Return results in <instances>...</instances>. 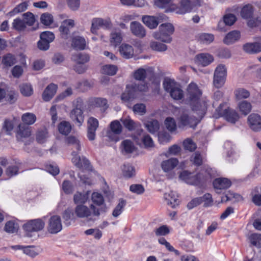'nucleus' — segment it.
<instances>
[{
  "label": "nucleus",
  "instance_id": "obj_21",
  "mask_svg": "<svg viewBox=\"0 0 261 261\" xmlns=\"http://www.w3.org/2000/svg\"><path fill=\"white\" fill-rule=\"evenodd\" d=\"M98 126V121L94 117H90L88 120V138L93 140L95 137V132Z\"/></svg>",
  "mask_w": 261,
  "mask_h": 261
},
{
  "label": "nucleus",
  "instance_id": "obj_59",
  "mask_svg": "<svg viewBox=\"0 0 261 261\" xmlns=\"http://www.w3.org/2000/svg\"><path fill=\"white\" fill-rule=\"evenodd\" d=\"M91 199L93 203L97 206L101 205L104 202V199L102 195L98 192H93L92 193Z\"/></svg>",
  "mask_w": 261,
  "mask_h": 261
},
{
  "label": "nucleus",
  "instance_id": "obj_26",
  "mask_svg": "<svg viewBox=\"0 0 261 261\" xmlns=\"http://www.w3.org/2000/svg\"><path fill=\"white\" fill-rule=\"evenodd\" d=\"M70 117L76 124L80 126L84 122L83 112L80 108L76 107L71 112Z\"/></svg>",
  "mask_w": 261,
  "mask_h": 261
},
{
  "label": "nucleus",
  "instance_id": "obj_51",
  "mask_svg": "<svg viewBox=\"0 0 261 261\" xmlns=\"http://www.w3.org/2000/svg\"><path fill=\"white\" fill-rule=\"evenodd\" d=\"M48 137V133L46 129L39 130L36 133V141L39 143H43L46 141Z\"/></svg>",
  "mask_w": 261,
  "mask_h": 261
},
{
  "label": "nucleus",
  "instance_id": "obj_37",
  "mask_svg": "<svg viewBox=\"0 0 261 261\" xmlns=\"http://www.w3.org/2000/svg\"><path fill=\"white\" fill-rule=\"evenodd\" d=\"M142 20L143 22L151 29L155 28L159 24L157 18L153 16H144Z\"/></svg>",
  "mask_w": 261,
  "mask_h": 261
},
{
  "label": "nucleus",
  "instance_id": "obj_64",
  "mask_svg": "<svg viewBox=\"0 0 261 261\" xmlns=\"http://www.w3.org/2000/svg\"><path fill=\"white\" fill-rule=\"evenodd\" d=\"M54 34L50 31H44L40 34V38L50 43L55 39Z\"/></svg>",
  "mask_w": 261,
  "mask_h": 261
},
{
  "label": "nucleus",
  "instance_id": "obj_29",
  "mask_svg": "<svg viewBox=\"0 0 261 261\" xmlns=\"http://www.w3.org/2000/svg\"><path fill=\"white\" fill-rule=\"evenodd\" d=\"M120 121L124 127L129 131L135 130L141 126L139 122L134 121L129 117L122 118Z\"/></svg>",
  "mask_w": 261,
  "mask_h": 261
},
{
  "label": "nucleus",
  "instance_id": "obj_17",
  "mask_svg": "<svg viewBox=\"0 0 261 261\" xmlns=\"http://www.w3.org/2000/svg\"><path fill=\"white\" fill-rule=\"evenodd\" d=\"M31 127L20 124L18 126V129L17 132L16 137L17 139L22 142H25L28 140L29 142L32 141L31 136Z\"/></svg>",
  "mask_w": 261,
  "mask_h": 261
},
{
  "label": "nucleus",
  "instance_id": "obj_11",
  "mask_svg": "<svg viewBox=\"0 0 261 261\" xmlns=\"http://www.w3.org/2000/svg\"><path fill=\"white\" fill-rule=\"evenodd\" d=\"M48 231L52 234L57 233L62 229L61 219L59 216H51L48 220L47 226Z\"/></svg>",
  "mask_w": 261,
  "mask_h": 261
},
{
  "label": "nucleus",
  "instance_id": "obj_45",
  "mask_svg": "<svg viewBox=\"0 0 261 261\" xmlns=\"http://www.w3.org/2000/svg\"><path fill=\"white\" fill-rule=\"evenodd\" d=\"M135 93L137 91H146L148 89L147 84L144 81H139L129 85Z\"/></svg>",
  "mask_w": 261,
  "mask_h": 261
},
{
  "label": "nucleus",
  "instance_id": "obj_3",
  "mask_svg": "<svg viewBox=\"0 0 261 261\" xmlns=\"http://www.w3.org/2000/svg\"><path fill=\"white\" fill-rule=\"evenodd\" d=\"M214 117L216 118L222 117L227 121L232 123H235L240 118L238 113L234 110L230 108L226 102L220 105L216 110Z\"/></svg>",
  "mask_w": 261,
  "mask_h": 261
},
{
  "label": "nucleus",
  "instance_id": "obj_9",
  "mask_svg": "<svg viewBox=\"0 0 261 261\" xmlns=\"http://www.w3.org/2000/svg\"><path fill=\"white\" fill-rule=\"evenodd\" d=\"M178 164L179 161L177 159L171 158L163 160L160 163V167L168 178H171L174 175L173 171Z\"/></svg>",
  "mask_w": 261,
  "mask_h": 261
},
{
  "label": "nucleus",
  "instance_id": "obj_6",
  "mask_svg": "<svg viewBox=\"0 0 261 261\" xmlns=\"http://www.w3.org/2000/svg\"><path fill=\"white\" fill-rule=\"evenodd\" d=\"M174 28L173 25L170 23L162 24L159 27V31L153 33V37L158 40L165 43H170L171 41L170 35L173 33Z\"/></svg>",
  "mask_w": 261,
  "mask_h": 261
},
{
  "label": "nucleus",
  "instance_id": "obj_36",
  "mask_svg": "<svg viewBox=\"0 0 261 261\" xmlns=\"http://www.w3.org/2000/svg\"><path fill=\"white\" fill-rule=\"evenodd\" d=\"M120 148L122 152L125 153H132L136 149L134 143L128 139L125 140L121 142Z\"/></svg>",
  "mask_w": 261,
  "mask_h": 261
},
{
  "label": "nucleus",
  "instance_id": "obj_15",
  "mask_svg": "<svg viewBox=\"0 0 261 261\" xmlns=\"http://www.w3.org/2000/svg\"><path fill=\"white\" fill-rule=\"evenodd\" d=\"M44 222L41 219L29 221L24 224V229L28 232L38 231L42 230L44 227Z\"/></svg>",
  "mask_w": 261,
  "mask_h": 261
},
{
  "label": "nucleus",
  "instance_id": "obj_12",
  "mask_svg": "<svg viewBox=\"0 0 261 261\" xmlns=\"http://www.w3.org/2000/svg\"><path fill=\"white\" fill-rule=\"evenodd\" d=\"M247 124L253 132L261 131V115L257 113H251L247 117Z\"/></svg>",
  "mask_w": 261,
  "mask_h": 261
},
{
  "label": "nucleus",
  "instance_id": "obj_38",
  "mask_svg": "<svg viewBox=\"0 0 261 261\" xmlns=\"http://www.w3.org/2000/svg\"><path fill=\"white\" fill-rule=\"evenodd\" d=\"M240 38V33L238 31H233L228 33L224 38L223 42L226 44H230Z\"/></svg>",
  "mask_w": 261,
  "mask_h": 261
},
{
  "label": "nucleus",
  "instance_id": "obj_16",
  "mask_svg": "<svg viewBox=\"0 0 261 261\" xmlns=\"http://www.w3.org/2000/svg\"><path fill=\"white\" fill-rule=\"evenodd\" d=\"M111 132L108 133L109 138L112 141L117 142L119 138L117 135L120 134L122 131V126L118 120L112 121L110 124Z\"/></svg>",
  "mask_w": 261,
  "mask_h": 261
},
{
  "label": "nucleus",
  "instance_id": "obj_25",
  "mask_svg": "<svg viewBox=\"0 0 261 261\" xmlns=\"http://www.w3.org/2000/svg\"><path fill=\"white\" fill-rule=\"evenodd\" d=\"M57 88V86L54 84L47 86L42 94L43 99L45 101H49L56 94Z\"/></svg>",
  "mask_w": 261,
  "mask_h": 261
},
{
  "label": "nucleus",
  "instance_id": "obj_54",
  "mask_svg": "<svg viewBox=\"0 0 261 261\" xmlns=\"http://www.w3.org/2000/svg\"><path fill=\"white\" fill-rule=\"evenodd\" d=\"M165 125L166 128L170 132H175L176 130V123L175 120L172 117H167L165 120Z\"/></svg>",
  "mask_w": 261,
  "mask_h": 261
},
{
  "label": "nucleus",
  "instance_id": "obj_1",
  "mask_svg": "<svg viewBox=\"0 0 261 261\" xmlns=\"http://www.w3.org/2000/svg\"><path fill=\"white\" fill-rule=\"evenodd\" d=\"M202 92L197 85L191 83L187 88L186 94V103L188 105L192 111H199L200 115L206 113L207 108V102L201 98Z\"/></svg>",
  "mask_w": 261,
  "mask_h": 261
},
{
  "label": "nucleus",
  "instance_id": "obj_32",
  "mask_svg": "<svg viewBox=\"0 0 261 261\" xmlns=\"http://www.w3.org/2000/svg\"><path fill=\"white\" fill-rule=\"evenodd\" d=\"M86 42L85 38L80 36L72 38L71 46L76 49L83 50L85 48Z\"/></svg>",
  "mask_w": 261,
  "mask_h": 261
},
{
  "label": "nucleus",
  "instance_id": "obj_63",
  "mask_svg": "<svg viewBox=\"0 0 261 261\" xmlns=\"http://www.w3.org/2000/svg\"><path fill=\"white\" fill-rule=\"evenodd\" d=\"M146 76V71L143 68H139L134 73V77L138 81H144Z\"/></svg>",
  "mask_w": 261,
  "mask_h": 261
},
{
  "label": "nucleus",
  "instance_id": "obj_20",
  "mask_svg": "<svg viewBox=\"0 0 261 261\" xmlns=\"http://www.w3.org/2000/svg\"><path fill=\"white\" fill-rule=\"evenodd\" d=\"M122 39V34L119 29H115L111 31L109 36V41L111 46L116 47L121 43Z\"/></svg>",
  "mask_w": 261,
  "mask_h": 261
},
{
  "label": "nucleus",
  "instance_id": "obj_24",
  "mask_svg": "<svg viewBox=\"0 0 261 261\" xmlns=\"http://www.w3.org/2000/svg\"><path fill=\"white\" fill-rule=\"evenodd\" d=\"M231 185V181L226 178H218L213 181L214 188L218 190L227 189Z\"/></svg>",
  "mask_w": 261,
  "mask_h": 261
},
{
  "label": "nucleus",
  "instance_id": "obj_8",
  "mask_svg": "<svg viewBox=\"0 0 261 261\" xmlns=\"http://www.w3.org/2000/svg\"><path fill=\"white\" fill-rule=\"evenodd\" d=\"M227 76V68L224 65L219 64L216 68L213 77V85L217 88H220L225 84Z\"/></svg>",
  "mask_w": 261,
  "mask_h": 261
},
{
  "label": "nucleus",
  "instance_id": "obj_60",
  "mask_svg": "<svg viewBox=\"0 0 261 261\" xmlns=\"http://www.w3.org/2000/svg\"><path fill=\"white\" fill-rule=\"evenodd\" d=\"M117 68L113 65H106L102 67V72L109 75H114L116 73Z\"/></svg>",
  "mask_w": 261,
  "mask_h": 261
},
{
  "label": "nucleus",
  "instance_id": "obj_10",
  "mask_svg": "<svg viewBox=\"0 0 261 261\" xmlns=\"http://www.w3.org/2000/svg\"><path fill=\"white\" fill-rule=\"evenodd\" d=\"M112 23L109 19L94 18L91 20V32L96 34L100 28L109 29L112 27Z\"/></svg>",
  "mask_w": 261,
  "mask_h": 261
},
{
  "label": "nucleus",
  "instance_id": "obj_48",
  "mask_svg": "<svg viewBox=\"0 0 261 261\" xmlns=\"http://www.w3.org/2000/svg\"><path fill=\"white\" fill-rule=\"evenodd\" d=\"M136 142L141 145L143 144L145 147L149 148L153 146V142L151 138L148 135H145L141 138V141L136 140Z\"/></svg>",
  "mask_w": 261,
  "mask_h": 261
},
{
  "label": "nucleus",
  "instance_id": "obj_33",
  "mask_svg": "<svg viewBox=\"0 0 261 261\" xmlns=\"http://www.w3.org/2000/svg\"><path fill=\"white\" fill-rule=\"evenodd\" d=\"M192 8V5L190 0H181L179 6L177 8L176 13L182 14L190 12Z\"/></svg>",
  "mask_w": 261,
  "mask_h": 261
},
{
  "label": "nucleus",
  "instance_id": "obj_46",
  "mask_svg": "<svg viewBox=\"0 0 261 261\" xmlns=\"http://www.w3.org/2000/svg\"><path fill=\"white\" fill-rule=\"evenodd\" d=\"M21 120L25 124L32 125L35 122L36 117L33 113H25L22 115Z\"/></svg>",
  "mask_w": 261,
  "mask_h": 261
},
{
  "label": "nucleus",
  "instance_id": "obj_62",
  "mask_svg": "<svg viewBox=\"0 0 261 261\" xmlns=\"http://www.w3.org/2000/svg\"><path fill=\"white\" fill-rule=\"evenodd\" d=\"M67 142L69 145L72 146V149L75 148L77 151L81 150L80 141L76 138L70 136L67 138Z\"/></svg>",
  "mask_w": 261,
  "mask_h": 261
},
{
  "label": "nucleus",
  "instance_id": "obj_30",
  "mask_svg": "<svg viewBox=\"0 0 261 261\" xmlns=\"http://www.w3.org/2000/svg\"><path fill=\"white\" fill-rule=\"evenodd\" d=\"M121 169L122 176L126 178H129L135 175V168L130 164H124Z\"/></svg>",
  "mask_w": 261,
  "mask_h": 261
},
{
  "label": "nucleus",
  "instance_id": "obj_53",
  "mask_svg": "<svg viewBox=\"0 0 261 261\" xmlns=\"http://www.w3.org/2000/svg\"><path fill=\"white\" fill-rule=\"evenodd\" d=\"M28 6V2H24L17 5L12 11L8 13V15L12 16L14 15L22 12L27 10Z\"/></svg>",
  "mask_w": 261,
  "mask_h": 261
},
{
  "label": "nucleus",
  "instance_id": "obj_14",
  "mask_svg": "<svg viewBox=\"0 0 261 261\" xmlns=\"http://www.w3.org/2000/svg\"><path fill=\"white\" fill-rule=\"evenodd\" d=\"M75 26V21L72 19H65L64 20L59 27V31L62 38L67 39L70 30Z\"/></svg>",
  "mask_w": 261,
  "mask_h": 261
},
{
  "label": "nucleus",
  "instance_id": "obj_49",
  "mask_svg": "<svg viewBox=\"0 0 261 261\" xmlns=\"http://www.w3.org/2000/svg\"><path fill=\"white\" fill-rule=\"evenodd\" d=\"M58 129L61 134L67 135L70 132L71 126L68 122L62 121L59 124Z\"/></svg>",
  "mask_w": 261,
  "mask_h": 261
},
{
  "label": "nucleus",
  "instance_id": "obj_4",
  "mask_svg": "<svg viewBox=\"0 0 261 261\" xmlns=\"http://www.w3.org/2000/svg\"><path fill=\"white\" fill-rule=\"evenodd\" d=\"M133 45L134 47L127 43H122L120 46L119 51L123 58L130 59L142 53L143 44L141 41H137Z\"/></svg>",
  "mask_w": 261,
  "mask_h": 261
},
{
  "label": "nucleus",
  "instance_id": "obj_55",
  "mask_svg": "<svg viewBox=\"0 0 261 261\" xmlns=\"http://www.w3.org/2000/svg\"><path fill=\"white\" fill-rule=\"evenodd\" d=\"M16 62V59L15 57L10 54L5 56L2 59L3 64L7 67L11 66L15 64Z\"/></svg>",
  "mask_w": 261,
  "mask_h": 261
},
{
  "label": "nucleus",
  "instance_id": "obj_28",
  "mask_svg": "<svg viewBox=\"0 0 261 261\" xmlns=\"http://www.w3.org/2000/svg\"><path fill=\"white\" fill-rule=\"evenodd\" d=\"M136 97V93L129 85H127L125 91L121 95V100L123 103H128Z\"/></svg>",
  "mask_w": 261,
  "mask_h": 261
},
{
  "label": "nucleus",
  "instance_id": "obj_19",
  "mask_svg": "<svg viewBox=\"0 0 261 261\" xmlns=\"http://www.w3.org/2000/svg\"><path fill=\"white\" fill-rule=\"evenodd\" d=\"M214 61L212 55L207 53H201L197 55L194 59L195 63L202 66H206Z\"/></svg>",
  "mask_w": 261,
  "mask_h": 261
},
{
  "label": "nucleus",
  "instance_id": "obj_57",
  "mask_svg": "<svg viewBox=\"0 0 261 261\" xmlns=\"http://www.w3.org/2000/svg\"><path fill=\"white\" fill-rule=\"evenodd\" d=\"M150 47L152 50L157 51H164L167 49L166 45L156 41L150 42Z\"/></svg>",
  "mask_w": 261,
  "mask_h": 261
},
{
  "label": "nucleus",
  "instance_id": "obj_2",
  "mask_svg": "<svg viewBox=\"0 0 261 261\" xmlns=\"http://www.w3.org/2000/svg\"><path fill=\"white\" fill-rule=\"evenodd\" d=\"M197 111L191 110V112H189L182 109L180 111L181 113V115L178 118L179 127L189 126L195 127L205 114V113H204L201 116L200 114L198 113L199 111Z\"/></svg>",
  "mask_w": 261,
  "mask_h": 261
},
{
  "label": "nucleus",
  "instance_id": "obj_40",
  "mask_svg": "<svg viewBox=\"0 0 261 261\" xmlns=\"http://www.w3.org/2000/svg\"><path fill=\"white\" fill-rule=\"evenodd\" d=\"M253 12L254 10L253 6L250 4H247L242 8L240 15L243 19H248L253 16Z\"/></svg>",
  "mask_w": 261,
  "mask_h": 261
},
{
  "label": "nucleus",
  "instance_id": "obj_22",
  "mask_svg": "<svg viewBox=\"0 0 261 261\" xmlns=\"http://www.w3.org/2000/svg\"><path fill=\"white\" fill-rule=\"evenodd\" d=\"M130 30L133 35L140 38H143L146 35L144 28L137 21H133L130 23Z\"/></svg>",
  "mask_w": 261,
  "mask_h": 261
},
{
  "label": "nucleus",
  "instance_id": "obj_18",
  "mask_svg": "<svg viewBox=\"0 0 261 261\" xmlns=\"http://www.w3.org/2000/svg\"><path fill=\"white\" fill-rule=\"evenodd\" d=\"M107 100L105 98L101 97H92L88 100V109L92 111L95 108H99L101 109L107 108Z\"/></svg>",
  "mask_w": 261,
  "mask_h": 261
},
{
  "label": "nucleus",
  "instance_id": "obj_31",
  "mask_svg": "<svg viewBox=\"0 0 261 261\" xmlns=\"http://www.w3.org/2000/svg\"><path fill=\"white\" fill-rule=\"evenodd\" d=\"M196 38L201 43L209 44L214 41V35L211 33H200L196 35Z\"/></svg>",
  "mask_w": 261,
  "mask_h": 261
},
{
  "label": "nucleus",
  "instance_id": "obj_41",
  "mask_svg": "<svg viewBox=\"0 0 261 261\" xmlns=\"http://www.w3.org/2000/svg\"><path fill=\"white\" fill-rule=\"evenodd\" d=\"M242 200V197L238 194H236L232 192H228L225 196L221 198V202L227 201H231L233 202L240 201Z\"/></svg>",
  "mask_w": 261,
  "mask_h": 261
},
{
  "label": "nucleus",
  "instance_id": "obj_13",
  "mask_svg": "<svg viewBox=\"0 0 261 261\" xmlns=\"http://www.w3.org/2000/svg\"><path fill=\"white\" fill-rule=\"evenodd\" d=\"M71 155L72 156V162L75 166L83 170H90L89 162L85 157L80 156L75 151L72 152Z\"/></svg>",
  "mask_w": 261,
  "mask_h": 261
},
{
  "label": "nucleus",
  "instance_id": "obj_58",
  "mask_svg": "<svg viewBox=\"0 0 261 261\" xmlns=\"http://www.w3.org/2000/svg\"><path fill=\"white\" fill-rule=\"evenodd\" d=\"M40 21L43 24L49 26L53 22V16L51 14L48 13H43L41 15Z\"/></svg>",
  "mask_w": 261,
  "mask_h": 261
},
{
  "label": "nucleus",
  "instance_id": "obj_23",
  "mask_svg": "<svg viewBox=\"0 0 261 261\" xmlns=\"http://www.w3.org/2000/svg\"><path fill=\"white\" fill-rule=\"evenodd\" d=\"M164 197L167 204L171 207H175L179 203L177 195L174 192L170 191L165 193Z\"/></svg>",
  "mask_w": 261,
  "mask_h": 261
},
{
  "label": "nucleus",
  "instance_id": "obj_27",
  "mask_svg": "<svg viewBox=\"0 0 261 261\" xmlns=\"http://www.w3.org/2000/svg\"><path fill=\"white\" fill-rule=\"evenodd\" d=\"M90 191L84 192H77L73 196L74 202L78 204H85V203L89 200Z\"/></svg>",
  "mask_w": 261,
  "mask_h": 261
},
{
  "label": "nucleus",
  "instance_id": "obj_44",
  "mask_svg": "<svg viewBox=\"0 0 261 261\" xmlns=\"http://www.w3.org/2000/svg\"><path fill=\"white\" fill-rule=\"evenodd\" d=\"M238 107L240 112L245 115H247L249 114L252 109L251 103L246 100L239 102Z\"/></svg>",
  "mask_w": 261,
  "mask_h": 261
},
{
  "label": "nucleus",
  "instance_id": "obj_35",
  "mask_svg": "<svg viewBox=\"0 0 261 261\" xmlns=\"http://www.w3.org/2000/svg\"><path fill=\"white\" fill-rule=\"evenodd\" d=\"M245 51L249 54L261 51V44L257 42L246 43L243 46Z\"/></svg>",
  "mask_w": 261,
  "mask_h": 261
},
{
  "label": "nucleus",
  "instance_id": "obj_50",
  "mask_svg": "<svg viewBox=\"0 0 261 261\" xmlns=\"http://www.w3.org/2000/svg\"><path fill=\"white\" fill-rule=\"evenodd\" d=\"M126 201L123 199H120L119 202L113 212V216L114 217H118L123 212V208L126 205Z\"/></svg>",
  "mask_w": 261,
  "mask_h": 261
},
{
  "label": "nucleus",
  "instance_id": "obj_43",
  "mask_svg": "<svg viewBox=\"0 0 261 261\" xmlns=\"http://www.w3.org/2000/svg\"><path fill=\"white\" fill-rule=\"evenodd\" d=\"M236 20L237 18L234 15L232 14H226L223 17V21L219 22L218 28L220 30H222V28L221 26L223 23L227 25H231L236 22Z\"/></svg>",
  "mask_w": 261,
  "mask_h": 261
},
{
  "label": "nucleus",
  "instance_id": "obj_5",
  "mask_svg": "<svg viewBox=\"0 0 261 261\" xmlns=\"http://www.w3.org/2000/svg\"><path fill=\"white\" fill-rule=\"evenodd\" d=\"M101 210L93 204H91L90 207H88L85 204H78L75 208L74 213L78 218H88L91 216L98 217Z\"/></svg>",
  "mask_w": 261,
  "mask_h": 261
},
{
  "label": "nucleus",
  "instance_id": "obj_56",
  "mask_svg": "<svg viewBox=\"0 0 261 261\" xmlns=\"http://www.w3.org/2000/svg\"><path fill=\"white\" fill-rule=\"evenodd\" d=\"M18 93L14 90H9L6 92L4 98L10 103H14L17 99Z\"/></svg>",
  "mask_w": 261,
  "mask_h": 261
},
{
  "label": "nucleus",
  "instance_id": "obj_42",
  "mask_svg": "<svg viewBox=\"0 0 261 261\" xmlns=\"http://www.w3.org/2000/svg\"><path fill=\"white\" fill-rule=\"evenodd\" d=\"M89 56L85 54H77L72 56V60L77 64H85L89 61Z\"/></svg>",
  "mask_w": 261,
  "mask_h": 261
},
{
  "label": "nucleus",
  "instance_id": "obj_47",
  "mask_svg": "<svg viewBox=\"0 0 261 261\" xmlns=\"http://www.w3.org/2000/svg\"><path fill=\"white\" fill-rule=\"evenodd\" d=\"M234 95L237 99H246L250 96V92L244 88H238L234 91Z\"/></svg>",
  "mask_w": 261,
  "mask_h": 261
},
{
  "label": "nucleus",
  "instance_id": "obj_39",
  "mask_svg": "<svg viewBox=\"0 0 261 261\" xmlns=\"http://www.w3.org/2000/svg\"><path fill=\"white\" fill-rule=\"evenodd\" d=\"M179 85L174 80L171 79H165L163 82L164 89L169 93L174 89H176L175 91L178 92L177 89H178V86Z\"/></svg>",
  "mask_w": 261,
  "mask_h": 261
},
{
  "label": "nucleus",
  "instance_id": "obj_7",
  "mask_svg": "<svg viewBox=\"0 0 261 261\" xmlns=\"http://www.w3.org/2000/svg\"><path fill=\"white\" fill-rule=\"evenodd\" d=\"M201 173L196 174L195 173L190 172L187 170L182 171L179 176V178L185 182L192 185H197L200 183L203 180H205L211 176L209 171L204 176H201Z\"/></svg>",
  "mask_w": 261,
  "mask_h": 261
},
{
  "label": "nucleus",
  "instance_id": "obj_61",
  "mask_svg": "<svg viewBox=\"0 0 261 261\" xmlns=\"http://www.w3.org/2000/svg\"><path fill=\"white\" fill-rule=\"evenodd\" d=\"M20 90L21 94L25 96H30L33 92L32 87L28 84H22L20 86Z\"/></svg>",
  "mask_w": 261,
  "mask_h": 261
},
{
  "label": "nucleus",
  "instance_id": "obj_34",
  "mask_svg": "<svg viewBox=\"0 0 261 261\" xmlns=\"http://www.w3.org/2000/svg\"><path fill=\"white\" fill-rule=\"evenodd\" d=\"M144 125L147 130L151 134H154L160 129V124L155 119H150L144 123Z\"/></svg>",
  "mask_w": 261,
  "mask_h": 261
},
{
  "label": "nucleus",
  "instance_id": "obj_52",
  "mask_svg": "<svg viewBox=\"0 0 261 261\" xmlns=\"http://www.w3.org/2000/svg\"><path fill=\"white\" fill-rule=\"evenodd\" d=\"M18 229V225L14 221H9L5 224V230L8 233H13L16 232Z\"/></svg>",
  "mask_w": 261,
  "mask_h": 261
}]
</instances>
